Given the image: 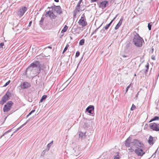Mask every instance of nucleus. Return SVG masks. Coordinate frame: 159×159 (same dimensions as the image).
<instances>
[{
	"instance_id": "nucleus-45",
	"label": "nucleus",
	"mask_w": 159,
	"mask_h": 159,
	"mask_svg": "<svg viewBox=\"0 0 159 159\" xmlns=\"http://www.w3.org/2000/svg\"><path fill=\"white\" fill-rule=\"evenodd\" d=\"M118 14H117L116 16L113 19L111 20V21H112V22L115 19H116V17H117V16H118Z\"/></svg>"
},
{
	"instance_id": "nucleus-7",
	"label": "nucleus",
	"mask_w": 159,
	"mask_h": 159,
	"mask_svg": "<svg viewBox=\"0 0 159 159\" xmlns=\"http://www.w3.org/2000/svg\"><path fill=\"white\" fill-rule=\"evenodd\" d=\"M27 10V8L26 7H24L20 9L18 11L17 14L20 17L22 16L25 13Z\"/></svg>"
},
{
	"instance_id": "nucleus-48",
	"label": "nucleus",
	"mask_w": 159,
	"mask_h": 159,
	"mask_svg": "<svg viewBox=\"0 0 159 159\" xmlns=\"http://www.w3.org/2000/svg\"><path fill=\"white\" fill-rule=\"evenodd\" d=\"M122 56L123 57H127V56H126L125 55H122Z\"/></svg>"
},
{
	"instance_id": "nucleus-59",
	"label": "nucleus",
	"mask_w": 159,
	"mask_h": 159,
	"mask_svg": "<svg viewBox=\"0 0 159 159\" xmlns=\"http://www.w3.org/2000/svg\"><path fill=\"white\" fill-rule=\"evenodd\" d=\"M67 81H68V80H67V81H66V83L67 82Z\"/></svg>"
},
{
	"instance_id": "nucleus-27",
	"label": "nucleus",
	"mask_w": 159,
	"mask_h": 159,
	"mask_svg": "<svg viewBox=\"0 0 159 159\" xmlns=\"http://www.w3.org/2000/svg\"><path fill=\"white\" fill-rule=\"evenodd\" d=\"M68 28V27L66 25H65L64 26L63 29L61 31V33H63L66 32V31L67 30Z\"/></svg>"
},
{
	"instance_id": "nucleus-31",
	"label": "nucleus",
	"mask_w": 159,
	"mask_h": 159,
	"mask_svg": "<svg viewBox=\"0 0 159 159\" xmlns=\"http://www.w3.org/2000/svg\"><path fill=\"white\" fill-rule=\"evenodd\" d=\"M149 64L148 63H147V64L145 66V67L146 68V69L145 70L146 72H147L148 71V68H149Z\"/></svg>"
},
{
	"instance_id": "nucleus-53",
	"label": "nucleus",
	"mask_w": 159,
	"mask_h": 159,
	"mask_svg": "<svg viewBox=\"0 0 159 159\" xmlns=\"http://www.w3.org/2000/svg\"><path fill=\"white\" fill-rule=\"evenodd\" d=\"M156 152H157V151H156V152L154 153V154H153V155H152V156H153L155 154V153H156Z\"/></svg>"
},
{
	"instance_id": "nucleus-28",
	"label": "nucleus",
	"mask_w": 159,
	"mask_h": 159,
	"mask_svg": "<svg viewBox=\"0 0 159 159\" xmlns=\"http://www.w3.org/2000/svg\"><path fill=\"white\" fill-rule=\"evenodd\" d=\"M84 39H82L79 42V44L80 45H82L84 44Z\"/></svg>"
},
{
	"instance_id": "nucleus-42",
	"label": "nucleus",
	"mask_w": 159,
	"mask_h": 159,
	"mask_svg": "<svg viewBox=\"0 0 159 159\" xmlns=\"http://www.w3.org/2000/svg\"><path fill=\"white\" fill-rule=\"evenodd\" d=\"M132 148H131H131H130L129 149V150L131 152L134 151V149H133Z\"/></svg>"
},
{
	"instance_id": "nucleus-9",
	"label": "nucleus",
	"mask_w": 159,
	"mask_h": 159,
	"mask_svg": "<svg viewBox=\"0 0 159 159\" xmlns=\"http://www.w3.org/2000/svg\"><path fill=\"white\" fill-rule=\"evenodd\" d=\"M94 107L93 105H90L88 106L86 109V111L89 113L91 114L92 116H94V113L93 112V111H94Z\"/></svg>"
},
{
	"instance_id": "nucleus-2",
	"label": "nucleus",
	"mask_w": 159,
	"mask_h": 159,
	"mask_svg": "<svg viewBox=\"0 0 159 159\" xmlns=\"http://www.w3.org/2000/svg\"><path fill=\"white\" fill-rule=\"evenodd\" d=\"M133 40L134 44L136 47H140L142 46L143 40L138 34H136L134 36Z\"/></svg>"
},
{
	"instance_id": "nucleus-36",
	"label": "nucleus",
	"mask_w": 159,
	"mask_h": 159,
	"mask_svg": "<svg viewBox=\"0 0 159 159\" xmlns=\"http://www.w3.org/2000/svg\"><path fill=\"white\" fill-rule=\"evenodd\" d=\"M80 55V52L78 51H77V52H76V53L75 57H78Z\"/></svg>"
},
{
	"instance_id": "nucleus-52",
	"label": "nucleus",
	"mask_w": 159,
	"mask_h": 159,
	"mask_svg": "<svg viewBox=\"0 0 159 159\" xmlns=\"http://www.w3.org/2000/svg\"><path fill=\"white\" fill-rule=\"evenodd\" d=\"M66 51L64 49L63 51V53H64V52H65Z\"/></svg>"
},
{
	"instance_id": "nucleus-17",
	"label": "nucleus",
	"mask_w": 159,
	"mask_h": 159,
	"mask_svg": "<svg viewBox=\"0 0 159 159\" xmlns=\"http://www.w3.org/2000/svg\"><path fill=\"white\" fill-rule=\"evenodd\" d=\"M79 25L83 27L86 26L87 25V23L84 20H80L78 22Z\"/></svg>"
},
{
	"instance_id": "nucleus-22",
	"label": "nucleus",
	"mask_w": 159,
	"mask_h": 159,
	"mask_svg": "<svg viewBox=\"0 0 159 159\" xmlns=\"http://www.w3.org/2000/svg\"><path fill=\"white\" fill-rule=\"evenodd\" d=\"M44 19V18L42 17L41 20L39 21V25L41 27L43 26V21Z\"/></svg>"
},
{
	"instance_id": "nucleus-21",
	"label": "nucleus",
	"mask_w": 159,
	"mask_h": 159,
	"mask_svg": "<svg viewBox=\"0 0 159 159\" xmlns=\"http://www.w3.org/2000/svg\"><path fill=\"white\" fill-rule=\"evenodd\" d=\"M30 120V119H28V120H27L26 122L25 123H24V124H23L22 125H21L20 127H19L17 129L15 130V131H14L13 133H15L18 130H19L20 128H21L23 126H24V125H26V124L29 121V120Z\"/></svg>"
},
{
	"instance_id": "nucleus-6",
	"label": "nucleus",
	"mask_w": 159,
	"mask_h": 159,
	"mask_svg": "<svg viewBox=\"0 0 159 159\" xmlns=\"http://www.w3.org/2000/svg\"><path fill=\"white\" fill-rule=\"evenodd\" d=\"M45 15L46 17L49 16L50 19L52 20L55 19L57 17L54 14L53 12L50 10L47 11Z\"/></svg>"
},
{
	"instance_id": "nucleus-50",
	"label": "nucleus",
	"mask_w": 159,
	"mask_h": 159,
	"mask_svg": "<svg viewBox=\"0 0 159 159\" xmlns=\"http://www.w3.org/2000/svg\"><path fill=\"white\" fill-rule=\"evenodd\" d=\"M54 1L56 2H59V0H54Z\"/></svg>"
},
{
	"instance_id": "nucleus-54",
	"label": "nucleus",
	"mask_w": 159,
	"mask_h": 159,
	"mask_svg": "<svg viewBox=\"0 0 159 159\" xmlns=\"http://www.w3.org/2000/svg\"><path fill=\"white\" fill-rule=\"evenodd\" d=\"M30 115H29V114L26 116V118L28 117Z\"/></svg>"
},
{
	"instance_id": "nucleus-19",
	"label": "nucleus",
	"mask_w": 159,
	"mask_h": 159,
	"mask_svg": "<svg viewBox=\"0 0 159 159\" xmlns=\"http://www.w3.org/2000/svg\"><path fill=\"white\" fill-rule=\"evenodd\" d=\"M148 141V143L149 144H153L154 143L153 138L151 136H149V138Z\"/></svg>"
},
{
	"instance_id": "nucleus-25",
	"label": "nucleus",
	"mask_w": 159,
	"mask_h": 159,
	"mask_svg": "<svg viewBox=\"0 0 159 159\" xmlns=\"http://www.w3.org/2000/svg\"><path fill=\"white\" fill-rule=\"evenodd\" d=\"M112 22V21H111L108 24L106 25L104 27V28L106 30L108 29L109 28V27L111 25V24Z\"/></svg>"
},
{
	"instance_id": "nucleus-14",
	"label": "nucleus",
	"mask_w": 159,
	"mask_h": 159,
	"mask_svg": "<svg viewBox=\"0 0 159 159\" xmlns=\"http://www.w3.org/2000/svg\"><path fill=\"white\" fill-rule=\"evenodd\" d=\"M157 124L155 123H151L150 124V128L153 130L159 131V129L156 128Z\"/></svg>"
},
{
	"instance_id": "nucleus-11",
	"label": "nucleus",
	"mask_w": 159,
	"mask_h": 159,
	"mask_svg": "<svg viewBox=\"0 0 159 159\" xmlns=\"http://www.w3.org/2000/svg\"><path fill=\"white\" fill-rule=\"evenodd\" d=\"M30 86V84L28 82H23L20 85V87L22 89H26Z\"/></svg>"
},
{
	"instance_id": "nucleus-12",
	"label": "nucleus",
	"mask_w": 159,
	"mask_h": 159,
	"mask_svg": "<svg viewBox=\"0 0 159 159\" xmlns=\"http://www.w3.org/2000/svg\"><path fill=\"white\" fill-rule=\"evenodd\" d=\"M51 8L54 9L57 13L59 14L62 13V11L61 10V7L59 6H54L53 7H52Z\"/></svg>"
},
{
	"instance_id": "nucleus-44",
	"label": "nucleus",
	"mask_w": 159,
	"mask_h": 159,
	"mask_svg": "<svg viewBox=\"0 0 159 159\" xmlns=\"http://www.w3.org/2000/svg\"><path fill=\"white\" fill-rule=\"evenodd\" d=\"M80 2H79L77 4V7H80Z\"/></svg>"
},
{
	"instance_id": "nucleus-10",
	"label": "nucleus",
	"mask_w": 159,
	"mask_h": 159,
	"mask_svg": "<svg viewBox=\"0 0 159 159\" xmlns=\"http://www.w3.org/2000/svg\"><path fill=\"white\" fill-rule=\"evenodd\" d=\"M71 155L73 156L77 157L80 153V151L77 147L71 150Z\"/></svg>"
},
{
	"instance_id": "nucleus-4",
	"label": "nucleus",
	"mask_w": 159,
	"mask_h": 159,
	"mask_svg": "<svg viewBox=\"0 0 159 159\" xmlns=\"http://www.w3.org/2000/svg\"><path fill=\"white\" fill-rule=\"evenodd\" d=\"M11 95V93L10 92H7L2 97L0 103L2 105H3L9 99Z\"/></svg>"
},
{
	"instance_id": "nucleus-8",
	"label": "nucleus",
	"mask_w": 159,
	"mask_h": 159,
	"mask_svg": "<svg viewBox=\"0 0 159 159\" xmlns=\"http://www.w3.org/2000/svg\"><path fill=\"white\" fill-rule=\"evenodd\" d=\"M134 151L138 156H142L145 153V152L142 149H140V148L136 149Z\"/></svg>"
},
{
	"instance_id": "nucleus-29",
	"label": "nucleus",
	"mask_w": 159,
	"mask_h": 159,
	"mask_svg": "<svg viewBox=\"0 0 159 159\" xmlns=\"http://www.w3.org/2000/svg\"><path fill=\"white\" fill-rule=\"evenodd\" d=\"M117 154L116 156H114V159H119L120 156L119 155V153L118 152H117Z\"/></svg>"
},
{
	"instance_id": "nucleus-41",
	"label": "nucleus",
	"mask_w": 159,
	"mask_h": 159,
	"mask_svg": "<svg viewBox=\"0 0 159 159\" xmlns=\"http://www.w3.org/2000/svg\"><path fill=\"white\" fill-rule=\"evenodd\" d=\"M4 44L3 43H0V48H2V46L4 45Z\"/></svg>"
},
{
	"instance_id": "nucleus-51",
	"label": "nucleus",
	"mask_w": 159,
	"mask_h": 159,
	"mask_svg": "<svg viewBox=\"0 0 159 159\" xmlns=\"http://www.w3.org/2000/svg\"><path fill=\"white\" fill-rule=\"evenodd\" d=\"M152 59H153V60H155V57H152Z\"/></svg>"
},
{
	"instance_id": "nucleus-24",
	"label": "nucleus",
	"mask_w": 159,
	"mask_h": 159,
	"mask_svg": "<svg viewBox=\"0 0 159 159\" xmlns=\"http://www.w3.org/2000/svg\"><path fill=\"white\" fill-rule=\"evenodd\" d=\"M159 120V117L158 116H156L154 117L150 121V122L156 120Z\"/></svg>"
},
{
	"instance_id": "nucleus-55",
	"label": "nucleus",
	"mask_w": 159,
	"mask_h": 159,
	"mask_svg": "<svg viewBox=\"0 0 159 159\" xmlns=\"http://www.w3.org/2000/svg\"><path fill=\"white\" fill-rule=\"evenodd\" d=\"M82 1V0H80L79 2H80Z\"/></svg>"
},
{
	"instance_id": "nucleus-23",
	"label": "nucleus",
	"mask_w": 159,
	"mask_h": 159,
	"mask_svg": "<svg viewBox=\"0 0 159 159\" xmlns=\"http://www.w3.org/2000/svg\"><path fill=\"white\" fill-rule=\"evenodd\" d=\"M89 122H85L84 123L83 125L85 129H87L89 126Z\"/></svg>"
},
{
	"instance_id": "nucleus-56",
	"label": "nucleus",
	"mask_w": 159,
	"mask_h": 159,
	"mask_svg": "<svg viewBox=\"0 0 159 159\" xmlns=\"http://www.w3.org/2000/svg\"><path fill=\"white\" fill-rule=\"evenodd\" d=\"M134 75L135 76H136V74H134Z\"/></svg>"
},
{
	"instance_id": "nucleus-15",
	"label": "nucleus",
	"mask_w": 159,
	"mask_h": 159,
	"mask_svg": "<svg viewBox=\"0 0 159 159\" xmlns=\"http://www.w3.org/2000/svg\"><path fill=\"white\" fill-rule=\"evenodd\" d=\"M131 138L129 137L125 140V144L126 147H131L130 142L131 141Z\"/></svg>"
},
{
	"instance_id": "nucleus-33",
	"label": "nucleus",
	"mask_w": 159,
	"mask_h": 159,
	"mask_svg": "<svg viewBox=\"0 0 159 159\" xmlns=\"http://www.w3.org/2000/svg\"><path fill=\"white\" fill-rule=\"evenodd\" d=\"M10 82V80H9V81L6 82L5 84L3 86V87H5L7 86L9 84Z\"/></svg>"
},
{
	"instance_id": "nucleus-34",
	"label": "nucleus",
	"mask_w": 159,
	"mask_h": 159,
	"mask_svg": "<svg viewBox=\"0 0 159 159\" xmlns=\"http://www.w3.org/2000/svg\"><path fill=\"white\" fill-rule=\"evenodd\" d=\"M131 84V83L127 87L125 90V93H126L128 91L130 87Z\"/></svg>"
},
{
	"instance_id": "nucleus-47",
	"label": "nucleus",
	"mask_w": 159,
	"mask_h": 159,
	"mask_svg": "<svg viewBox=\"0 0 159 159\" xmlns=\"http://www.w3.org/2000/svg\"><path fill=\"white\" fill-rule=\"evenodd\" d=\"M156 128L159 129V124H157V126L156 127Z\"/></svg>"
},
{
	"instance_id": "nucleus-43",
	"label": "nucleus",
	"mask_w": 159,
	"mask_h": 159,
	"mask_svg": "<svg viewBox=\"0 0 159 159\" xmlns=\"http://www.w3.org/2000/svg\"><path fill=\"white\" fill-rule=\"evenodd\" d=\"M78 28H77V29ZM76 28H74L73 29V30H75V31H76V33L77 34H79L80 33V31H77V30H76Z\"/></svg>"
},
{
	"instance_id": "nucleus-13",
	"label": "nucleus",
	"mask_w": 159,
	"mask_h": 159,
	"mask_svg": "<svg viewBox=\"0 0 159 159\" xmlns=\"http://www.w3.org/2000/svg\"><path fill=\"white\" fill-rule=\"evenodd\" d=\"M11 129H10V130L7 131L5 133H4L0 137V139H1L2 136H5V137H7V138H10L11 136H12L13 134H8L10 132Z\"/></svg>"
},
{
	"instance_id": "nucleus-39",
	"label": "nucleus",
	"mask_w": 159,
	"mask_h": 159,
	"mask_svg": "<svg viewBox=\"0 0 159 159\" xmlns=\"http://www.w3.org/2000/svg\"><path fill=\"white\" fill-rule=\"evenodd\" d=\"M35 111V110H34L31 111L29 114V115H30L32 114L33 113H34Z\"/></svg>"
},
{
	"instance_id": "nucleus-49",
	"label": "nucleus",
	"mask_w": 159,
	"mask_h": 159,
	"mask_svg": "<svg viewBox=\"0 0 159 159\" xmlns=\"http://www.w3.org/2000/svg\"><path fill=\"white\" fill-rule=\"evenodd\" d=\"M47 48H49L50 49H52V47L51 46H48Z\"/></svg>"
},
{
	"instance_id": "nucleus-61",
	"label": "nucleus",
	"mask_w": 159,
	"mask_h": 159,
	"mask_svg": "<svg viewBox=\"0 0 159 159\" xmlns=\"http://www.w3.org/2000/svg\"><path fill=\"white\" fill-rule=\"evenodd\" d=\"M67 81H68V80H67V81H66V83L67 82Z\"/></svg>"
},
{
	"instance_id": "nucleus-37",
	"label": "nucleus",
	"mask_w": 159,
	"mask_h": 159,
	"mask_svg": "<svg viewBox=\"0 0 159 159\" xmlns=\"http://www.w3.org/2000/svg\"><path fill=\"white\" fill-rule=\"evenodd\" d=\"M84 14H83L82 15L81 19L80 20H84V18H85V16L84 15Z\"/></svg>"
},
{
	"instance_id": "nucleus-30",
	"label": "nucleus",
	"mask_w": 159,
	"mask_h": 159,
	"mask_svg": "<svg viewBox=\"0 0 159 159\" xmlns=\"http://www.w3.org/2000/svg\"><path fill=\"white\" fill-rule=\"evenodd\" d=\"M152 26V22H151V23L148 24V27L149 30H151Z\"/></svg>"
},
{
	"instance_id": "nucleus-20",
	"label": "nucleus",
	"mask_w": 159,
	"mask_h": 159,
	"mask_svg": "<svg viewBox=\"0 0 159 159\" xmlns=\"http://www.w3.org/2000/svg\"><path fill=\"white\" fill-rule=\"evenodd\" d=\"M79 137L82 139H84L85 138V134L81 132H80L79 133Z\"/></svg>"
},
{
	"instance_id": "nucleus-63",
	"label": "nucleus",
	"mask_w": 159,
	"mask_h": 159,
	"mask_svg": "<svg viewBox=\"0 0 159 159\" xmlns=\"http://www.w3.org/2000/svg\"><path fill=\"white\" fill-rule=\"evenodd\" d=\"M111 0V1H113V0Z\"/></svg>"
},
{
	"instance_id": "nucleus-26",
	"label": "nucleus",
	"mask_w": 159,
	"mask_h": 159,
	"mask_svg": "<svg viewBox=\"0 0 159 159\" xmlns=\"http://www.w3.org/2000/svg\"><path fill=\"white\" fill-rule=\"evenodd\" d=\"M47 97V96L46 95H44L43 96L40 100V102H42L44 100H45L46 99Z\"/></svg>"
},
{
	"instance_id": "nucleus-40",
	"label": "nucleus",
	"mask_w": 159,
	"mask_h": 159,
	"mask_svg": "<svg viewBox=\"0 0 159 159\" xmlns=\"http://www.w3.org/2000/svg\"><path fill=\"white\" fill-rule=\"evenodd\" d=\"M69 47V45L68 44H67L66 47H65V48H64V49L65 50H66H66H67V49H68V48Z\"/></svg>"
},
{
	"instance_id": "nucleus-58",
	"label": "nucleus",
	"mask_w": 159,
	"mask_h": 159,
	"mask_svg": "<svg viewBox=\"0 0 159 159\" xmlns=\"http://www.w3.org/2000/svg\"><path fill=\"white\" fill-rule=\"evenodd\" d=\"M94 32H94L93 33V34H92V35L94 33Z\"/></svg>"
},
{
	"instance_id": "nucleus-16",
	"label": "nucleus",
	"mask_w": 159,
	"mask_h": 159,
	"mask_svg": "<svg viewBox=\"0 0 159 159\" xmlns=\"http://www.w3.org/2000/svg\"><path fill=\"white\" fill-rule=\"evenodd\" d=\"M108 4V1H103L100 2L99 7L104 8L106 7Z\"/></svg>"
},
{
	"instance_id": "nucleus-38",
	"label": "nucleus",
	"mask_w": 159,
	"mask_h": 159,
	"mask_svg": "<svg viewBox=\"0 0 159 159\" xmlns=\"http://www.w3.org/2000/svg\"><path fill=\"white\" fill-rule=\"evenodd\" d=\"M80 7H77L76 9V11L78 12H79L80 11Z\"/></svg>"
},
{
	"instance_id": "nucleus-57",
	"label": "nucleus",
	"mask_w": 159,
	"mask_h": 159,
	"mask_svg": "<svg viewBox=\"0 0 159 159\" xmlns=\"http://www.w3.org/2000/svg\"><path fill=\"white\" fill-rule=\"evenodd\" d=\"M71 80L70 81V82L69 83H70L71 82Z\"/></svg>"
},
{
	"instance_id": "nucleus-62",
	"label": "nucleus",
	"mask_w": 159,
	"mask_h": 159,
	"mask_svg": "<svg viewBox=\"0 0 159 159\" xmlns=\"http://www.w3.org/2000/svg\"><path fill=\"white\" fill-rule=\"evenodd\" d=\"M137 97V95H136V97Z\"/></svg>"
},
{
	"instance_id": "nucleus-5",
	"label": "nucleus",
	"mask_w": 159,
	"mask_h": 159,
	"mask_svg": "<svg viewBox=\"0 0 159 159\" xmlns=\"http://www.w3.org/2000/svg\"><path fill=\"white\" fill-rule=\"evenodd\" d=\"M13 103L11 101H8L6 104L5 105L3 108V111L4 112H7L9 111L11 107L12 106Z\"/></svg>"
},
{
	"instance_id": "nucleus-60",
	"label": "nucleus",
	"mask_w": 159,
	"mask_h": 159,
	"mask_svg": "<svg viewBox=\"0 0 159 159\" xmlns=\"http://www.w3.org/2000/svg\"><path fill=\"white\" fill-rule=\"evenodd\" d=\"M67 81H68V80H67V81H66V83L67 82Z\"/></svg>"
},
{
	"instance_id": "nucleus-35",
	"label": "nucleus",
	"mask_w": 159,
	"mask_h": 159,
	"mask_svg": "<svg viewBox=\"0 0 159 159\" xmlns=\"http://www.w3.org/2000/svg\"><path fill=\"white\" fill-rule=\"evenodd\" d=\"M135 108V106L134 104H133L131 108V110H133Z\"/></svg>"
},
{
	"instance_id": "nucleus-1",
	"label": "nucleus",
	"mask_w": 159,
	"mask_h": 159,
	"mask_svg": "<svg viewBox=\"0 0 159 159\" xmlns=\"http://www.w3.org/2000/svg\"><path fill=\"white\" fill-rule=\"evenodd\" d=\"M41 69L39 62L38 61H35L30 65L23 74L26 77H29L31 76V75L34 74L36 72H37L38 74H39L40 71Z\"/></svg>"
},
{
	"instance_id": "nucleus-18",
	"label": "nucleus",
	"mask_w": 159,
	"mask_h": 159,
	"mask_svg": "<svg viewBox=\"0 0 159 159\" xmlns=\"http://www.w3.org/2000/svg\"><path fill=\"white\" fill-rule=\"evenodd\" d=\"M123 20V18L121 17V18L120 19V20L119 21V22L118 23L116 26L115 28V30H116L118 29L119 28L120 26L121 25V24L122 23Z\"/></svg>"
},
{
	"instance_id": "nucleus-32",
	"label": "nucleus",
	"mask_w": 159,
	"mask_h": 159,
	"mask_svg": "<svg viewBox=\"0 0 159 159\" xmlns=\"http://www.w3.org/2000/svg\"><path fill=\"white\" fill-rule=\"evenodd\" d=\"M53 143V141H52L51 143H49L47 145V148H48V150L49 149V148L51 147V144Z\"/></svg>"
},
{
	"instance_id": "nucleus-3",
	"label": "nucleus",
	"mask_w": 159,
	"mask_h": 159,
	"mask_svg": "<svg viewBox=\"0 0 159 159\" xmlns=\"http://www.w3.org/2000/svg\"><path fill=\"white\" fill-rule=\"evenodd\" d=\"M130 146L131 148L137 149L142 147L143 146V144L138 140L134 139L130 142Z\"/></svg>"
},
{
	"instance_id": "nucleus-46",
	"label": "nucleus",
	"mask_w": 159,
	"mask_h": 159,
	"mask_svg": "<svg viewBox=\"0 0 159 159\" xmlns=\"http://www.w3.org/2000/svg\"><path fill=\"white\" fill-rule=\"evenodd\" d=\"M32 23V21H30V22L29 23V24L28 25V26L29 27L30 26H31V25Z\"/></svg>"
}]
</instances>
